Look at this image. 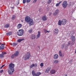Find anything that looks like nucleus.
Wrapping results in <instances>:
<instances>
[{"label":"nucleus","instance_id":"nucleus-1","mask_svg":"<svg viewBox=\"0 0 76 76\" xmlns=\"http://www.w3.org/2000/svg\"><path fill=\"white\" fill-rule=\"evenodd\" d=\"M15 64H10L9 65V69L7 71L8 73L11 75H12L13 72L15 71Z\"/></svg>","mask_w":76,"mask_h":76},{"label":"nucleus","instance_id":"nucleus-2","mask_svg":"<svg viewBox=\"0 0 76 76\" xmlns=\"http://www.w3.org/2000/svg\"><path fill=\"white\" fill-rule=\"evenodd\" d=\"M25 21L27 22V23H29V26H30L33 25L34 24V22L33 19L31 18L29 16L25 17Z\"/></svg>","mask_w":76,"mask_h":76},{"label":"nucleus","instance_id":"nucleus-3","mask_svg":"<svg viewBox=\"0 0 76 76\" xmlns=\"http://www.w3.org/2000/svg\"><path fill=\"white\" fill-rule=\"evenodd\" d=\"M71 39H72V41H73L72 42L69 41L68 42V44H67V46L69 47V45H70L71 46H72L73 45H74L75 44V42H74L75 41V37L73 36H71Z\"/></svg>","mask_w":76,"mask_h":76},{"label":"nucleus","instance_id":"nucleus-4","mask_svg":"<svg viewBox=\"0 0 76 76\" xmlns=\"http://www.w3.org/2000/svg\"><path fill=\"white\" fill-rule=\"evenodd\" d=\"M31 57V54L29 53H27L26 55L23 56V58L24 60H28Z\"/></svg>","mask_w":76,"mask_h":76},{"label":"nucleus","instance_id":"nucleus-5","mask_svg":"<svg viewBox=\"0 0 76 76\" xmlns=\"http://www.w3.org/2000/svg\"><path fill=\"white\" fill-rule=\"evenodd\" d=\"M24 34V30L23 29H20L18 31L17 34L18 36H22Z\"/></svg>","mask_w":76,"mask_h":76},{"label":"nucleus","instance_id":"nucleus-6","mask_svg":"<svg viewBox=\"0 0 76 76\" xmlns=\"http://www.w3.org/2000/svg\"><path fill=\"white\" fill-rule=\"evenodd\" d=\"M67 6H68V3H67V2L66 1H64L62 4V6L64 8V9L66 8V7H67Z\"/></svg>","mask_w":76,"mask_h":76},{"label":"nucleus","instance_id":"nucleus-7","mask_svg":"<svg viewBox=\"0 0 76 76\" xmlns=\"http://www.w3.org/2000/svg\"><path fill=\"white\" fill-rule=\"evenodd\" d=\"M59 31L58 28H56L53 31V33L55 35H57L58 34Z\"/></svg>","mask_w":76,"mask_h":76},{"label":"nucleus","instance_id":"nucleus-8","mask_svg":"<svg viewBox=\"0 0 76 76\" xmlns=\"http://www.w3.org/2000/svg\"><path fill=\"white\" fill-rule=\"evenodd\" d=\"M62 25H65L67 23V20L65 19H62L61 21Z\"/></svg>","mask_w":76,"mask_h":76},{"label":"nucleus","instance_id":"nucleus-9","mask_svg":"<svg viewBox=\"0 0 76 76\" xmlns=\"http://www.w3.org/2000/svg\"><path fill=\"white\" fill-rule=\"evenodd\" d=\"M42 19L43 21H46L47 20L48 18L47 17V16L45 15L42 17Z\"/></svg>","mask_w":76,"mask_h":76},{"label":"nucleus","instance_id":"nucleus-10","mask_svg":"<svg viewBox=\"0 0 76 76\" xmlns=\"http://www.w3.org/2000/svg\"><path fill=\"white\" fill-rule=\"evenodd\" d=\"M30 38L31 39L34 40V39H35L36 38V35L34 34H31L30 35Z\"/></svg>","mask_w":76,"mask_h":76},{"label":"nucleus","instance_id":"nucleus-11","mask_svg":"<svg viewBox=\"0 0 76 76\" xmlns=\"http://www.w3.org/2000/svg\"><path fill=\"white\" fill-rule=\"evenodd\" d=\"M59 12V10H57L55 11V12H54L53 14V16H56L58 13V12Z\"/></svg>","mask_w":76,"mask_h":76},{"label":"nucleus","instance_id":"nucleus-12","mask_svg":"<svg viewBox=\"0 0 76 76\" xmlns=\"http://www.w3.org/2000/svg\"><path fill=\"white\" fill-rule=\"evenodd\" d=\"M41 32L40 31H38V34L36 36V39H38V38H39V37H40L41 36Z\"/></svg>","mask_w":76,"mask_h":76},{"label":"nucleus","instance_id":"nucleus-13","mask_svg":"<svg viewBox=\"0 0 76 76\" xmlns=\"http://www.w3.org/2000/svg\"><path fill=\"white\" fill-rule=\"evenodd\" d=\"M56 71L54 69L51 70L50 71V73L52 74H54V73H56Z\"/></svg>","mask_w":76,"mask_h":76},{"label":"nucleus","instance_id":"nucleus-14","mask_svg":"<svg viewBox=\"0 0 76 76\" xmlns=\"http://www.w3.org/2000/svg\"><path fill=\"white\" fill-rule=\"evenodd\" d=\"M58 58V55L57 54H55L54 56V58L55 59H57Z\"/></svg>","mask_w":76,"mask_h":76},{"label":"nucleus","instance_id":"nucleus-15","mask_svg":"<svg viewBox=\"0 0 76 76\" xmlns=\"http://www.w3.org/2000/svg\"><path fill=\"white\" fill-rule=\"evenodd\" d=\"M19 51H16L14 53V55H15V57H17V56H18L19 55Z\"/></svg>","mask_w":76,"mask_h":76},{"label":"nucleus","instance_id":"nucleus-16","mask_svg":"<svg viewBox=\"0 0 76 76\" xmlns=\"http://www.w3.org/2000/svg\"><path fill=\"white\" fill-rule=\"evenodd\" d=\"M22 25L21 24H19L18 25L17 28L18 29H20L21 28H22Z\"/></svg>","mask_w":76,"mask_h":76},{"label":"nucleus","instance_id":"nucleus-17","mask_svg":"<svg viewBox=\"0 0 76 76\" xmlns=\"http://www.w3.org/2000/svg\"><path fill=\"white\" fill-rule=\"evenodd\" d=\"M4 48V46L3 44H2L0 47V50H3Z\"/></svg>","mask_w":76,"mask_h":76},{"label":"nucleus","instance_id":"nucleus-18","mask_svg":"<svg viewBox=\"0 0 76 76\" xmlns=\"http://www.w3.org/2000/svg\"><path fill=\"white\" fill-rule=\"evenodd\" d=\"M12 34V32H9L8 33H7L6 34V35H7L8 36H9L10 35H11Z\"/></svg>","mask_w":76,"mask_h":76},{"label":"nucleus","instance_id":"nucleus-19","mask_svg":"<svg viewBox=\"0 0 76 76\" xmlns=\"http://www.w3.org/2000/svg\"><path fill=\"white\" fill-rule=\"evenodd\" d=\"M41 75V73L40 72H38L36 73V75L35 76H39V75Z\"/></svg>","mask_w":76,"mask_h":76},{"label":"nucleus","instance_id":"nucleus-20","mask_svg":"<svg viewBox=\"0 0 76 76\" xmlns=\"http://www.w3.org/2000/svg\"><path fill=\"white\" fill-rule=\"evenodd\" d=\"M50 31H48L47 30L44 29V32H45V34H47V33H49Z\"/></svg>","mask_w":76,"mask_h":76},{"label":"nucleus","instance_id":"nucleus-21","mask_svg":"<svg viewBox=\"0 0 76 76\" xmlns=\"http://www.w3.org/2000/svg\"><path fill=\"white\" fill-rule=\"evenodd\" d=\"M23 40H24V39H19L18 40V42H20L21 41H22Z\"/></svg>","mask_w":76,"mask_h":76},{"label":"nucleus","instance_id":"nucleus-22","mask_svg":"<svg viewBox=\"0 0 76 76\" xmlns=\"http://www.w3.org/2000/svg\"><path fill=\"white\" fill-rule=\"evenodd\" d=\"M59 55L60 57H62V53H61V50H60L59 52Z\"/></svg>","mask_w":76,"mask_h":76},{"label":"nucleus","instance_id":"nucleus-23","mask_svg":"<svg viewBox=\"0 0 76 76\" xmlns=\"http://www.w3.org/2000/svg\"><path fill=\"white\" fill-rule=\"evenodd\" d=\"M9 26H10V25H9V24H6L4 26V27L5 28H9Z\"/></svg>","mask_w":76,"mask_h":76},{"label":"nucleus","instance_id":"nucleus-24","mask_svg":"<svg viewBox=\"0 0 76 76\" xmlns=\"http://www.w3.org/2000/svg\"><path fill=\"white\" fill-rule=\"evenodd\" d=\"M33 67H35V64H33L30 66V69H32Z\"/></svg>","mask_w":76,"mask_h":76},{"label":"nucleus","instance_id":"nucleus-25","mask_svg":"<svg viewBox=\"0 0 76 76\" xmlns=\"http://www.w3.org/2000/svg\"><path fill=\"white\" fill-rule=\"evenodd\" d=\"M32 75L33 76H35V75H36V73L35 72V71H34L33 70L32 72Z\"/></svg>","mask_w":76,"mask_h":76},{"label":"nucleus","instance_id":"nucleus-26","mask_svg":"<svg viewBox=\"0 0 76 76\" xmlns=\"http://www.w3.org/2000/svg\"><path fill=\"white\" fill-rule=\"evenodd\" d=\"M58 25H61V20H59L58 21Z\"/></svg>","mask_w":76,"mask_h":76},{"label":"nucleus","instance_id":"nucleus-27","mask_svg":"<svg viewBox=\"0 0 76 76\" xmlns=\"http://www.w3.org/2000/svg\"><path fill=\"white\" fill-rule=\"evenodd\" d=\"M4 55L2 53L0 54V58H2V57H4Z\"/></svg>","mask_w":76,"mask_h":76},{"label":"nucleus","instance_id":"nucleus-28","mask_svg":"<svg viewBox=\"0 0 76 76\" xmlns=\"http://www.w3.org/2000/svg\"><path fill=\"white\" fill-rule=\"evenodd\" d=\"M33 31V30L32 29H31L28 31V32H29L30 34H31V33H32V32Z\"/></svg>","mask_w":76,"mask_h":76},{"label":"nucleus","instance_id":"nucleus-29","mask_svg":"<svg viewBox=\"0 0 76 76\" xmlns=\"http://www.w3.org/2000/svg\"><path fill=\"white\" fill-rule=\"evenodd\" d=\"M15 18H16V16L15 15H14L12 17V20H14V19H15Z\"/></svg>","mask_w":76,"mask_h":76},{"label":"nucleus","instance_id":"nucleus-30","mask_svg":"<svg viewBox=\"0 0 76 76\" xmlns=\"http://www.w3.org/2000/svg\"><path fill=\"white\" fill-rule=\"evenodd\" d=\"M17 45V44L15 43H13V44H12V45H13V47H15V46H16V45Z\"/></svg>","mask_w":76,"mask_h":76},{"label":"nucleus","instance_id":"nucleus-31","mask_svg":"<svg viewBox=\"0 0 76 76\" xmlns=\"http://www.w3.org/2000/svg\"><path fill=\"white\" fill-rule=\"evenodd\" d=\"M16 57V56L15 55V54H13L11 56V58H14Z\"/></svg>","mask_w":76,"mask_h":76},{"label":"nucleus","instance_id":"nucleus-32","mask_svg":"<svg viewBox=\"0 0 76 76\" xmlns=\"http://www.w3.org/2000/svg\"><path fill=\"white\" fill-rule=\"evenodd\" d=\"M58 62H59V60H56L55 61L54 63L55 64H57V63H58Z\"/></svg>","mask_w":76,"mask_h":76},{"label":"nucleus","instance_id":"nucleus-33","mask_svg":"<svg viewBox=\"0 0 76 76\" xmlns=\"http://www.w3.org/2000/svg\"><path fill=\"white\" fill-rule=\"evenodd\" d=\"M64 46H65V44H63V45H62V46H61L62 49H63V48H64Z\"/></svg>","mask_w":76,"mask_h":76},{"label":"nucleus","instance_id":"nucleus-34","mask_svg":"<svg viewBox=\"0 0 76 76\" xmlns=\"http://www.w3.org/2000/svg\"><path fill=\"white\" fill-rule=\"evenodd\" d=\"M68 46L67 45V44L65 46V50H67V48H68Z\"/></svg>","mask_w":76,"mask_h":76},{"label":"nucleus","instance_id":"nucleus-35","mask_svg":"<svg viewBox=\"0 0 76 76\" xmlns=\"http://www.w3.org/2000/svg\"><path fill=\"white\" fill-rule=\"evenodd\" d=\"M51 0H48V4H50V3H51Z\"/></svg>","mask_w":76,"mask_h":76},{"label":"nucleus","instance_id":"nucleus-36","mask_svg":"<svg viewBox=\"0 0 76 76\" xmlns=\"http://www.w3.org/2000/svg\"><path fill=\"white\" fill-rule=\"evenodd\" d=\"M47 69H48L49 71H50L51 70V67L49 66L47 68Z\"/></svg>","mask_w":76,"mask_h":76},{"label":"nucleus","instance_id":"nucleus-37","mask_svg":"<svg viewBox=\"0 0 76 76\" xmlns=\"http://www.w3.org/2000/svg\"><path fill=\"white\" fill-rule=\"evenodd\" d=\"M48 72H49V71L47 69H45V73H48Z\"/></svg>","mask_w":76,"mask_h":76},{"label":"nucleus","instance_id":"nucleus-38","mask_svg":"<svg viewBox=\"0 0 76 76\" xmlns=\"http://www.w3.org/2000/svg\"><path fill=\"white\" fill-rule=\"evenodd\" d=\"M59 5H60V4H58V3H57L56 4V7H58V6H59Z\"/></svg>","mask_w":76,"mask_h":76},{"label":"nucleus","instance_id":"nucleus-39","mask_svg":"<svg viewBox=\"0 0 76 76\" xmlns=\"http://www.w3.org/2000/svg\"><path fill=\"white\" fill-rule=\"evenodd\" d=\"M44 66V64H43V63H41L40 64V66H41L42 67H43Z\"/></svg>","mask_w":76,"mask_h":76},{"label":"nucleus","instance_id":"nucleus-40","mask_svg":"<svg viewBox=\"0 0 76 76\" xmlns=\"http://www.w3.org/2000/svg\"><path fill=\"white\" fill-rule=\"evenodd\" d=\"M26 0H23V4H25V3H26Z\"/></svg>","mask_w":76,"mask_h":76},{"label":"nucleus","instance_id":"nucleus-41","mask_svg":"<svg viewBox=\"0 0 76 76\" xmlns=\"http://www.w3.org/2000/svg\"><path fill=\"white\" fill-rule=\"evenodd\" d=\"M37 0H34L33 2V3H35L37 2Z\"/></svg>","mask_w":76,"mask_h":76},{"label":"nucleus","instance_id":"nucleus-42","mask_svg":"<svg viewBox=\"0 0 76 76\" xmlns=\"http://www.w3.org/2000/svg\"><path fill=\"white\" fill-rule=\"evenodd\" d=\"M31 0H26L27 3H29Z\"/></svg>","mask_w":76,"mask_h":76},{"label":"nucleus","instance_id":"nucleus-43","mask_svg":"<svg viewBox=\"0 0 76 76\" xmlns=\"http://www.w3.org/2000/svg\"><path fill=\"white\" fill-rule=\"evenodd\" d=\"M5 66V65H4L3 66H2L1 67H0V69H2V67H4V66Z\"/></svg>","mask_w":76,"mask_h":76},{"label":"nucleus","instance_id":"nucleus-44","mask_svg":"<svg viewBox=\"0 0 76 76\" xmlns=\"http://www.w3.org/2000/svg\"><path fill=\"white\" fill-rule=\"evenodd\" d=\"M3 72V70H1L0 71V73H1Z\"/></svg>","mask_w":76,"mask_h":76},{"label":"nucleus","instance_id":"nucleus-45","mask_svg":"<svg viewBox=\"0 0 76 76\" xmlns=\"http://www.w3.org/2000/svg\"><path fill=\"white\" fill-rule=\"evenodd\" d=\"M52 14V12H50L49 14V16H50Z\"/></svg>","mask_w":76,"mask_h":76},{"label":"nucleus","instance_id":"nucleus-46","mask_svg":"<svg viewBox=\"0 0 76 76\" xmlns=\"http://www.w3.org/2000/svg\"><path fill=\"white\" fill-rule=\"evenodd\" d=\"M61 3H62V1H60L58 3V4H60Z\"/></svg>","mask_w":76,"mask_h":76},{"label":"nucleus","instance_id":"nucleus-47","mask_svg":"<svg viewBox=\"0 0 76 76\" xmlns=\"http://www.w3.org/2000/svg\"><path fill=\"white\" fill-rule=\"evenodd\" d=\"M2 53L4 55V54H6V52Z\"/></svg>","mask_w":76,"mask_h":76},{"label":"nucleus","instance_id":"nucleus-48","mask_svg":"<svg viewBox=\"0 0 76 76\" xmlns=\"http://www.w3.org/2000/svg\"><path fill=\"white\" fill-rule=\"evenodd\" d=\"M34 65H35V67H37V64H34Z\"/></svg>","mask_w":76,"mask_h":76},{"label":"nucleus","instance_id":"nucleus-49","mask_svg":"<svg viewBox=\"0 0 76 76\" xmlns=\"http://www.w3.org/2000/svg\"><path fill=\"white\" fill-rule=\"evenodd\" d=\"M14 7H11V9H14Z\"/></svg>","mask_w":76,"mask_h":76},{"label":"nucleus","instance_id":"nucleus-50","mask_svg":"<svg viewBox=\"0 0 76 76\" xmlns=\"http://www.w3.org/2000/svg\"><path fill=\"white\" fill-rule=\"evenodd\" d=\"M64 76H67V74H66Z\"/></svg>","mask_w":76,"mask_h":76},{"label":"nucleus","instance_id":"nucleus-51","mask_svg":"<svg viewBox=\"0 0 76 76\" xmlns=\"http://www.w3.org/2000/svg\"><path fill=\"white\" fill-rule=\"evenodd\" d=\"M41 9H40L39 10V12H40V11H41Z\"/></svg>","mask_w":76,"mask_h":76},{"label":"nucleus","instance_id":"nucleus-52","mask_svg":"<svg viewBox=\"0 0 76 76\" xmlns=\"http://www.w3.org/2000/svg\"><path fill=\"white\" fill-rule=\"evenodd\" d=\"M73 32H73V34H75V32H74V31H73Z\"/></svg>","mask_w":76,"mask_h":76}]
</instances>
